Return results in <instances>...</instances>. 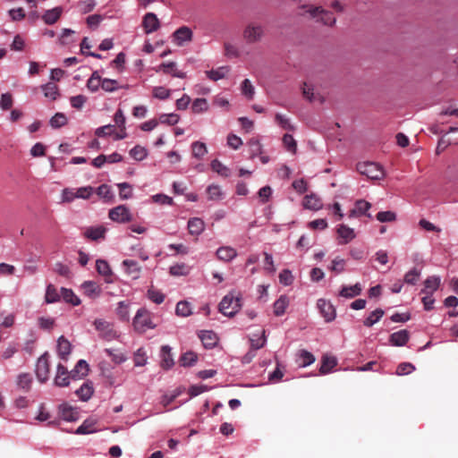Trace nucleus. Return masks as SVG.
<instances>
[{
	"label": "nucleus",
	"mask_w": 458,
	"mask_h": 458,
	"mask_svg": "<svg viewBox=\"0 0 458 458\" xmlns=\"http://www.w3.org/2000/svg\"><path fill=\"white\" fill-rule=\"evenodd\" d=\"M302 10L300 15L309 14L310 18L315 19L317 21H320L327 26H334L335 24V18L332 13L323 9L321 6H314L312 4H302L299 7Z\"/></svg>",
	"instance_id": "obj_1"
},
{
	"label": "nucleus",
	"mask_w": 458,
	"mask_h": 458,
	"mask_svg": "<svg viewBox=\"0 0 458 458\" xmlns=\"http://www.w3.org/2000/svg\"><path fill=\"white\" fill-rule=\"evenodd\" d=\"M132 325L134 329L140 334L145 333L148 329L156 327V325L151 320L150 313L144 308L137 311Z\"/></svg>",
	"instance_id": "obj_2"
},
{
	"label": "nucleus",
	"mask_w": 458,
	"mask_h": 458,
	"mask_svg": "<svg viewBox=\"0 0 458 458\" xmlns=\"http://www.w3.org/2000/svg\"><path fill=\"white\" fill-rule=\"evenodd\" d=\"M241 307V300L238 296L230 293L226 294L219 303V311L227 317H233Z\"/></svg>",
	"instance_id": "obj_3"
},
{
	"label": "nucleus",
	"mask_w": 458,
	"mask_h": 458,
	"mask_svg": "<svg viewBox=\"0 0 458 458\" xmlns=\"http://www.w3.org/2000/svg\"><path fill=\"white\" fill-rule=\"evenodd\" d=\"M357 171L371 180H380L384 176L383 168L377 163L363 162L357 165Z\"/></svg>",
	"instance_id": "obj_4"
},
{
	"label": "nucleus",
	"mask_w": 458,
	"mask_h": 458,
	"mask_svg": "<svg viewBox=\"0 0 458 458\" xmlns=\"http://www.w3.org/2000/svg\"><path fill=\"white\" fill-rule=\"evenodd\" d=\"M94 326L99 333V336L106 341H112L118 337L117 332L114 329V326L101 318L94 321Z\"/></svg>",
	"instance_id": "obj_5"
},
{
	"label": "nucleus",
	"mask_w": 458,
	"mask_h": 458,
	"mask_svg": "<svg viewBox=\"0 0 458 458\" xmlns=\"http://www.w3.org/2000/svg\"><path fill=\"white\" fill-rule=\"evenodd\" d=\"M109 218L116 223L125 224L132 221V215L130 209L124 205H119L109 210Z\"/></svg>",
	"instance_id": "obj_6"
},
{
	"label": "nucleus",
	"mask_w": 458,
	"mask_h": 458,
	"mask_svg": "<svg viewBox=\"0 0 458 458\" xmlns=\"http://www.w3.org/2000/svg\"><path fill=\"white\" fill-rule=\"evenodd\" d=\"M49 372V354L48 352H45L38 359L36 364V376L38 380L40 381L41 383L46 382L48 379Z\"/></svg>",
	"instance_id": "obj_7"
},
{
	"label": "nucleus",
	"mask_w": 458,
	"mask_h": 458,
	"mask_svg": "<svg viewBox=\"0 0 458 458\" xmlns=\"http://www.w3.org/2000/svg\"><path fill=\"white\" fill-rule=\"evenodd\" d=\"M317 305L327 322L333 321L335 318V310L329 301L319 299Z\"/></svg>",
	"instance_id": "obj_8"
},
{
	"label": "nucleus",
	"mask_w": 458,
	"mask_h": 458,
	"mask_svg": "<svg viewBox=\"0 0 458 458\" xmlns=\"http://www.w3.org/2000/svg\"><path fill=\"white\" fill-rule=\"evenodd\" d=\"M56 386L64 387L70 385V375L66 367L59 363L56 368V375L54 379Z\"/></svg>",
	"instance_id": "obj_9"
},
{
	"label": "nucleus",
	"mask_w": 458,
	"mask_h": 458,
	"mask_svg": "<svg viewBox=\"0 0 458 458\" xmlns=\"http://www.w3.org/2000/svg\"><path fill=\"white\" fill-rule=\"evenodd\" d=\"M142 26L146 33H152L159 28V20L155 13H148L143 17Z\"/></svg>",
	"instance_id": "obj_10"
},
{
	"label": "nucleus",
	"mask_w": 458,
	"mask_h": 458,
	"mask_svg": "<svg viewBox=\"0 0 458 458\" xmlns=\"http://www.w3.org/2000/svg\"><path fill=\"white\" fill-rule=\"evenodd\" d=\"M123 266L125 268V273L131 279H138L140 276L141 267L137 261L131 259H124L123 261Z\"/></svg>",
	"instance_id": "obj_11"
},
{
	"label": "nucleus",
	"mask_w": 458,
	"mask_h": 458,
	"mask_svg": "<svg viewBox=\"0 0 458 458\" xmlns=\"http://www.w3.org/2000/svg\"><path fill=\"white\" fill-rule=\"evenodd\" d=\"M409 338V332L406 329H403L395 333H393L389 337V341L391 344L394 346H403L407 344Z\"/></svg>",
	"instance_id": "obj_12"
},
{
	"label": "nucleus",
	"mask_w": 458,
	"mask_h": 458,
	"mask_svg": "<svg viewBox=\"0 0 458 458\" xmlns=\"http://www.w3.org/2000/svg\"><path fill=\"white\" fill-rule=\"evenodd\" d=\"M371 204L364 199H359L355 202V207L350 212V216H359L361 215H365L368 217H371V215L368 213V210L370 208Z\"/></svg>",
	"instance_id": "obj_13"
},
{
	"label": "nucleus",
	"mask_w": 458,
	"mask_h": 458,
	"mask_svg": "<svg viewBox=\"0 0 458 458\" xmlns=\"http://www.w3.org/2000/svg\"><path fill=\"white\" fill-rule=\"evenodd\" d=\"M205 348L211 349L217 344L218 338L213 331L204 330L199 335Z\"/></svg>",
	"instance_id": "obj_14"
},
{
	"label": "nucleus",
	"mask_w": 458,
	"mask_h": 458,
	"mask_svg": "<svg viewBox=\"0 0 458 458\" xmlns=\"http://www.w3.org/2000/svg\"><path fill=\"white\" fill-rule=\"evenodd\" d=\"M72 350L71 343L64 336H60L57 340V353L58 356L66 360Z\"/></svg>",
	"instance_id": "obj_15"
},
{
	"label": "nucleus",
	"mask_w": 458,
	"mask_h": 458,
	"mask_svg": "<svg viewBox=\"0 0 458 458\" xmlns=\"http://www.w3.org/2000/svg\"><path fill=\"white\" fill-rule=\"evenodd\" d=\"M157 71H163L164 73L171 74L174 77L181 79L186 77L185 72L177 70L176 64L174 62L163 63L158 66V69Z\"/></svg>",
	"instance_id": "obj_16"
},
{
	"label": "nucleus",
	"mask_w": 458,
	"mask_h": 458,
	"mask_svg": "<svg viewBox=\"0 0 458 458\" xmlns=\"http://www.w3.org/2000/svg\"><path fill=\"white\" fill-rule=\"evenodd\" d=\"M81 288L86 296L89 298L98 297L102 292L100 286L93 281H86L82 284Z\"/></svg>",
	"instance_id": "obj_17"
},
{
	"label": "nucleus",
	"mask_w": 458,
	"mask_h": 458,
	"mask_svg": "<svg viewBox=\"0 0 458 458\" xmlns=\"http://www.w3.org/2000/svg\"><path fill=\"white\" fill-rule=\"evenodd\" d=\"M174 40L177 45L182 46L186 41H191L192 38V31L188 27H181L174 33Z\"/></svg>",
	"instance_id": "obj_18"
},
{
	"label": "nucleus",
	"mask_w": 458,
	"mask_h": 458,
	"mask_svg": "<svg viewBox=\"0 0 458 458\" xmlns=\"http://www.w3.org/2000/svg\"><path fill=\"white\" fill-rule=\"evenodd\" d=\"M59 413L62 419L67 421H75L79 417L78 411L67 403H63L59 406Z\"/></svg>",
	"instance_id": "obj_19"
},
{
	"label": "nucleus",
	"mask_w": 458,
	"mask_h": 458,
	"mask_svg": "<svg viewBox=\"0 0 458 458\" xmlns=\"http://www.w3.org/2000/svg\"><path fill=\"white\" fill-rule=\"evenodd\" d=\"M106 229V227L99 225L96 227H89L84 232V236L92 241H98L99 239H104Z\"/></svg>",
	"instance_id": "obj_20"
},
{
	"label": "nucleus",
	"mask_w": 458,
	"mask_h": 458,
	"mask_svg": "<svg viewBox=\"0 0 458 458\" xmlns=\"http://www.w3.org/2000/svg\"><path fill=\"white\" fill-rule=\"evenodd\" d=\"M96 269L99 275L105 276L106 283L112 282L111 277L113 276V273L109 264L106 260L98 259L96 261Z\"/></svg>",
	"instance_id": "obj_21"
},
{
	"label": "nucleus",
	"mask_w": 458,
	"mask_h": 458,
	"mask_svg": "<svg viewBox=\"0 0 458 458\" xmlns=\"http://www.w3.org/2000/svg\"><path fill=\"white\" fill-rule=\"evenodd\" d=\"M289 305V298L286 295H281L273 305V312L275 316L279 317L282 316L286 308Z\"/></svg>",
	"instance_id": "obj_22"
},
{
	"label": "nucleus",
	"mask_w": 458,
	"mask_h": 458,
	"mask_svg": "<svg viewBox=\"0 0 458 458\" xmlns=\"http://www.w3.org/2000/svg\"><path fill=\"white\" fill-rule=\"evenodd\" d=\"M161 367L163 369H168L172 368L174 364L173 355L171 353V348L167 345H164L161 348Z\"/></svg>",
	"instance_id": "obj_23"
},
{
	"label": "nucleus",
	"mask_w": 458,
	"mask_h": 458,
	"mask_svg": "<svg viewBox=\"0 0 458 458\" xmlns=\"http://www.w3.org/2000/svg\"><path fill=\"white\" fill-rule=\"evenodd\" d=\"M439 284L440 278L438 276H429L425 280V288L421 291V293L425 294H432L435 291L437 290Z\"/></svg>",
	"instance_id": "obj_24"
},
{
	"label": "nucleus",
	"mask_w": 458,
	"mask_h": 458,
	"mask_svg": "<svg viewBox=\"0 0 458 458\" xmlns=\"http://www.w3.org/2000/svg\"><path fill=\"white\" fill-rule=\"evenodd\" d=\"M337 233L343 240L340 242L341 244H346L355 237L353 229L341 225L337 229Z\"/></svg>",
	"instance_id": "obj_25"
},
{
	"label": "nucleus",
	"mask_w": 458,
	"mask_h": 458,
	"mask_svg": "<svg viewBox=\"0 0 458 458\" xmlns=\"http://www.w3.org/2000/svg\"><path fill=\"white\" fill-rule=\"evenodd\" d=\"M296 361L299 367L304 368L312 364L315 361V357L311 352L306 350H301Z\"/></svg>",
	"instance_id": "obj_26"
},
{
	"label": "nucleus",
	"mask_w": 458,
	"mask_h": 458,
	"mask_svg": "<svg viewBox=\"0 0 458 458\" xmlns=\"http://www.w3.org/2000/svg\"><path fill=\"white\" fill-rule=\"evenodd\" d=\"M361 290L362 289L360 284L357 283L352 286H343L339 293V295L344 298H353L355 296L360 295Z\"/></svg>",
	"instance_id": "obj_27"
},
{
	"label": "nucleus",
	"mask_w": 458,
	"mask_h": 458,
	"mask_svg": "<svg viewBox=\"0 0 458 458\" xmlns=\"http://www.w3.org/2000/svg\"><path fill=\"white\" fill-rule=\"evenodd\" d=\"M237 255L236 250L232 247H220L216 250V256L220 260L230 261Z\"/></svg>",
	"instance_id": "obj_28"
},
{
	"label": "nucleus",
	"mask_w": 458,
	"mask_h": 458,
	"mask_svg": "<svg viewBox=\"0 0 458 458\" xmlns=\"http://www.w3.org/2000/svg\"><path fill=\"white\" fill-rule=\"evenodd\" d=\"M303 206L304 208L309 209L318 210L322 207V201L315 194H310L305 196L303 200Z\"/></svg>",
	"instance_id": "obj_29"
},
{
	"label": "nucleus",
	"mask_w": 458,
	"mask_h": 458,
	"mask_svg": "<svg viewBox=\"0 0 458 458\" xmlns=\"http://www.w3.org/2000/svg\"><path fill=\"white\" fill-rule=\"evenodd\" d=\"M189 233L192 235H199L204 230V222L198 217H194L188 222Z\"/></svg>",
	"instance_id": "obj_30"
},
{
	"label": "nucleus",
	"mask_w": 458,
	"mask_h": 458,
	"mask_svg": "<svg viewBox=\"0 0 458 458\" xmlns=\"http://www.w3.org/2000/svg\"><path fill=\"white\" fill-rule=\"evenodd\" d=\"M337 361L335 357L324 355L321 360V366L319 372L322 375L327 374L334 367H335Z\"/></svg>",
	"instance_id": "obj_31"
},
{
	"label": "nucleus",
	"mask_w": 458,
	"mask_h": 458,
	"mask_svg": "<svg viewBox=\"0 0 458 458\" xmlns=\"http://www.w3.org/2000/svg\"><path fill=\"white\" fill-rule=\"evenodd\" d=\"M62 13V8L55 7L51 10H48L45 13L42 19L47 24H54L55 23L58 19L60 18Z\"/></svg>",
	"instance_id": "obj_32"
},
{
	"label": "nucleus",
	"mask_w": 458,
	"mask_h": 458,
	"mask_svg": "<svg viewBox=\"0 0 458 458\" xmlns=\"http://www.w3.org/2000/svg\"><path fill=\"white\" fill-rule=\"evenodd\" d=\"M101 83L102 78L98 74V72L95 71L87 81V88L91 92H97L99 87H101Z\"/></svg>",
	"instance_id": "obj_33"
},
{
	"label": "nucleus",
	"mask_w": 458,
	"mask_h": 458,
	"mask_svg": "<svg viewBox=\"0 0 458 458\" xmlns=\"http://www.w3.org/2000/svg\"><path fill=\"white\" fill-rule=\"evenodd\" d=\"M101 88L106 92H114L118 89H128V85L121 86L119 85V82L115 80L102 79Z\"/></svg>",
	"instance_id": "obj_34"
},
{
	"label": "nucleus",
	"mask_w": 458,
	"mask_h": 458,
	"mask_svg": "<svg viewBox=\"0 0 458 458\" xmlns=\"http://www.w3.org/2000/svg\"><path fill=\"white\" fill-rule=\"evenodd\" d=\"M32 383V377L29 373H21L17 377V386L24 390L29 391Z\"/></svg>",
	"instance_id": "obj_35"
},
{
	"label": "nucleus",
	"mask_w": 458,
	"mask_h": 458,
	"mask_svg": "<svg viewBox=\"0 0 458 458\" xmlns=\"http://www.w3.org/2000/svg\"><path fill=\"white\" fill-rule=\"evenodd\" d=\"M385 312L382 309H377L372 311L369 316L363 321L365 327H370L384 316Z\"/></svg>",
	"instance_id": "obj_36"
},
{
	"label": "nucleus",
	"mask_w": 458,
	"mask_h": 458,
	"mask_svg": "<svg viewBox=\"0 0 458 458\" xmlns=\"http://www.w3.org/2000/svg\"><path fill=\"white\" fill-rule=\"evenodd\" d=\"M116 315L122 321L128 322L130 319L129 304L125 301H119L116 308Z\"/></svg>",
	"instance_id": "obj_37"
},
{
	"label": "nucleus",
	"mask_w": 458,
	"mask_h": 458,
	"mask_svg": "<svg viewBox=\"0 0 458 458\" xmlns=\"http://www.w3.org/2000/svg\"><path fill=\"white\" fill-rule=\"evenodd\" d=\"M243 37L248 43L255 42L258 38V27L253 23L248 25L244 30Z\"/></svg>",
	"instance_id": "obj_38"
},
{
	"label": "nucleus",
	"mask_w": 458,
	"mask_h": 458,
	"mask_svg": "<svg viewBox=\"0 0 458 458\" xmlns=\"http://www.w3.org/2000/svg\"><path fill=\"white\" fill-rule=\"evenodd\" d=\"M75 394L82 401H88L93 394V388L88 383H84L79 389L76 390Z\"/></svg>",
	"instance_id": "obj_39"
},
{
	"label": "nucleus",
	"mask_w": 458,
	"mask_h": 458,
	"mask_svg": "<svg viewBox=\"0 0 458 458\" xmlns=\"http://www.w3.org/2000/svg\"><path fill=\"white\" fill-rule=\"evenodd\" d=\"M193 157L196 158H202L207 153L208 149L206 144L199 141H195L191 145Z\"/></svg>",
	"instance_id": "obj_40"
},
{
	"label": "nucleus",
	"mask_w": 458,
	"mask_h": 458,
	"mask_svg": "<svg viewBox=\"0 0 458 458\" xmlns=\"http://www.w3.org/2000/svg\"><path fill=\"white\" fill-rule=\"evenodd\" d=\"M61 292L62 297L66 302L71 303L73 306H77L81 303L80 299L74 294V293L71 289L62 288Z\"/></svg>",
	"instance_id": "obj_41"
},
{
	"label": "nucleus",
	"mask_w": 458,
	"mask_h": 458,
	"mask_svg": "<svg viewBox=\"0 0 458 458\" xmlns=\"http://www.w3.org/2000/svg\"><path fill=\"white\" fill-rule=\"evenodd\" d=\"M208 109V103L206 98H196L191 106V111L194 114H199Z\"/></svg>",
	"instance_id": "obj_42"
},
{
	"label": "nucleus",
	"mask_w": 458,
	"mask_h": 458,
	"mask_svg": "<svg viewBox=\"0 0 458 458\" xmlns=\"http://www.w3.org/2000/svg\"><path fill=\"white\" fill-rule=\"evenodd\" d=\"M175 313L180 317H188L191 314L190 303L186 301H181L177 303Z\"/></svg>",
	"instance_id": "obj_43"
},
{
	"label": "nucleus",
	"mask_w": 458,
	"mask_h": 458,
	"mask_svg": "<svg viewBox=\"0 0 458 458\" xmlns=\"http://www.w3.org/2000/svg\"><path fill=\"white\" fill-rule=\"evenodd\" d=\"M45 299L47 303H53L59 301L60 295L57 289L53 284L47 285Z\"/></svg>",
	"instance_id": "obj_44"
},
{
	"label": "nucleus",
	"mask_w": 458,
	"mask_h": 458,
	"mask_svg": "<svg viewBox=\"0 0 458 458\" xmlns=\"http://www.w3.org/2000/svg\"><path fill=\"white\" fill-rule=\"evenodd\" d=\"M117 187L121 199H128L132 197V188L128 182L118 183Z\"/></svg>",
	"instance_id": "obj_45"
},
{
	"label": "nucleus",
	"mask_w": 458,
	"mask_h": 458,
	"mask_svg": "<svg viewBox=\"0 0 458 458\" xmlns=\"http://www.w3.org/2000/svg\"><path fill=\"white\" fill-rule=\"evenodd\" d=\"M45 97L55 100L58 96V87L53 82H48L43 86Z\"/></svg>",
	"instance_id": "obj_46"
},
{
	"label": "nucleus",
	"mask_w": 458,
	"mask_h": 458,
	"mask_svg": "<svg viewBox=\"0 0 458 458\" xmlns=\"http://www.w3.org/2000/svg\"><path fill=\"white\" fill-rule=\"evenodd\" d=\"M227 72H228V70L226 67H219L216 70H211V71L206 72V74H207L208 78H209L210 80H212L214 81H216L220 79L225 78Z\"/></svg>",
	"instance_id": "obj_47"
},
{
	"label": "nucleus",
	"mask_w": 458,
	"mask_h": 458,
	"mask_svg": "<svg viewBox=\"0 0 458 458\" xmlns=\"http://www.w3.org/2000/svg\"><path fill=\"white\" fill-rule=\"evenodd\" d=\"M198 356L193 352H186L180 358V363L182 366L187 367L191 366L197 361Z\"/></svg>",
	"instance_id": "obj_48"
},
{
	"label": "nucleus",
	"mask_w": 458,
	"mask_h": 458,
	"mask_svg": "<svg viewBox=\"0 0 458 458\" xmlns=\"http://www.w3.org/2000/svg\"><path fill=\"white\" fill-rule=\"evenodd\" d=\"M179 115L176 114H162L159 115L158 123L168 124V125H174L179 122Z\"/></svg>",
	"instance_id": "obj_49"
},
{
	"label": "nucleus",
	"mask_w": 458,
	"mask_h": 458,
	"mask_svg": "<svg viewBox=\"0 0 458 458\" xmlns=\"http://www.w3.org/2000/svg\"><path fill=\"white\" fill-rule=\"evenodd\" d=\"M95 423L86 420L75 431V434L83 435L95 432Z\"/></svg>",
	"instance_id": "obj_50"
},
{
	"label": "nucleus",
	"mask_w": 458,
	"mask_h": 458,
	"mask_svg": "<svg viewBox=\"0 0 458 458\" xmlns=\"http://www.w3.org/2000/svg\"><path fill=\"white\" fill-rule=\"evenodd\" d=\"M53 128H61L67 123V118L63 113H56L49 122Z\"/></svg>",
	"instance_id": "obj_51"
},
{
	"label": "nucleus",
	"mask_w": 458,
	"mask_h": 458,
	"mask_svg": "<svg viewBox=\"0 0 458 458\" xmlns=\"http://www.w3.org/2000/svg\"><path fill=\"white\" fill-rule=\"evenodd\" d=\"M211 168L213 171L216 172L222 176H229V169L217 159H215L211 162Z\"/></svg>",
	"instance_id": "obj_52"
},
{
	"label": "nucleus",
	"mask_w": 458,
	"mask_h": 458,
	"mask_svg": "<svg viewBox=\"0 0 458 458\" xmlns=\"http://www.w3.org/2000/svg\"><path fill=\"white\" fill-rule=\"evenodd\" d=\"M130 155L135 160L141 161L147 157V150L143 147L137 145L131 149Z\"/></svg>",
	"instance_id": "obj_53"
},
{
	"label": "nucleus",
	"mask_w": 458,
	"mask_h": 458,
	"mask_svg": "<svg viewBox=\"0 0 458 458\" xmlns=\"http://www.w3.org/2000/svg\"><path fill=\"white\" fill-rule=\"evenodd\" d=\"M148 297L157 304L162 303L165 300V295L160 291L156 290L153 287L148 290Z\"/></svg>",
	"instance_id": "obj_54"
},
{
	"label": "nucleus",
	"mask_w": 458,
	"mask_h": 458,
	"mask_svg": "<svg viewBox=\"0 0 458 458\" xmlns=\"http://www.w3.org/2000/svg\"><path fill=\"white\" fill-rule=\"evenodd\" d=\"M283 143L289 152L294 153L296 151L297 144L291 134L286 133L284 135Z\"/></svg>",
	"instance_id": "obj_55"
},
{
	"label": "nucleus",
	"mask_w": 458,
	"mask_h": 458,
	"mask_svg": "<svg viewBox=\"0 0 458 458\" xmlns=\"http://www.w3.org/2000/svg\"><path fill=\"white\" fill-rule=\"evenodd\" d=\"M377 219L381 222H393L396 219V215L393 211H380L377 214Z\"/></svg>",
	"instance_id": "obj_56"
},
{
	"label": "nucleus",
	"mask_w": 458,
	"mask_h": 458,
	"mask_svg": "<svg viewBox=\"0 0 458 458\" xmlns=\"http://www.w3.org/2000/svg\"><path fill=\"white\" fill-rule=\"evenodd\" d=\"M242 92L248 98H252L254 96V87L250 83V80L245 79L242 83Z\"/></svg>",
	"instance_id": "obj_57"
},
{
	"label": "nucleus",
	"mask_w": 458,
	"mask_h": 458,
	"mask_svg": "<svg viewBox=\"0 0 458 458\" xmlns=\"http://www.w3.org/2000/svg\"><path fill=\"white\" fill-rule=\"evenodd\" d=\"M97 194L106 199L110 200L113 198L110 186L107 184H102L97 189Z\"/></svg>",
	"instance_id": "obj_58"
},
{
	"label": "nucleus",
	"mask_w": 458,
	"mask_h": 458,
	"mask_svg": "<svg viewBox=\"0 0 458 458\" xmlns=\"http://www.w3.org/2000/svg\"><path fill=\"white\" fill-rule=\"evenodd\" d=\"M133 361L135 366H143L146 364L147 356L145 351L142 348H140L136 351L134 353Z\"/></svg>",
	"instance_id": "obj_59"
},
{
	"label": "nucleus",
	"mask_w": 458,
	"mask_h": 458,
	"mask_svg": "<svg viewBox=\"0 0 458 458\" xmlns=\"http://www.w3.org/2000/svg\"><path fill=\"white\" fill-rule=\"evenodd\" d=\"M420 272L413 268L407 272L404 276V282L409 284H415L420 277Z\"/></svg>",
	"instance_id": "obj_60"
},
{
	"label": "nucleus",
	"mask_w": 458,
	"mask_h": 458,
	"mask_svg": "<svg viewBox=\"0 0 458 458\" xmlns=\"http://www.w3.org/2000/svg\"><path fill=\"white\" fill-rule=\"evenodd\" d=\"M345 260L339 257L332 261V266L329 267L331 271L340 274L344 270Z\"/></svg>",
	"instance_id": "obj_61"
},
{
	"label": "nucleus",
	"mask_w": 458,
	"mask_h": 458,
	"mask_svg": "<svg viewBox=\"0 0 458 458\" xmlns=\"http://www.w3.org/2000/svg\"><path fill=\"white\" fill-rule=\"evenodd\" d=\"M188 273V267L185 264H175L170 267L172 276H184Z\"/></svg>",
	"instance_id": "obj_62"
},
{
	"label": "nucleus",
	"mask_w": 458,
	"mask_h": 458,
	"mask_svg": "<svg viewBox=\"0 0 458 458\" xmlns=\"http://www.w3.org/2000/svg\"><path fill=\"white\" fill-rule=\"evenodd\" d=\"M153 97L158 99H166L170 97V90L165 87H155L153 89Z\"/></svg>",
	"instance_id": "obj_63"
},
{
	"label": "nucleus",
	"mask_w": 458,
	"mask_h": 458,
	"mask_svg": "<svg viewBox=\"0 0 458 458\" xmlns=\"http://www.w3.org/2000/svg\"><path fill=\"white\" fill-rule=\"evenodd\" d=\"M279 281L284 285H290L293 282V276L292 275V272L288 269H284L279 274Z\"/></svg>",
	"instance_id": "obj_64"
}]
</instances>
